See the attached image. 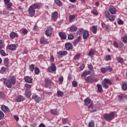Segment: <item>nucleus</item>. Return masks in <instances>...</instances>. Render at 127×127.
Returning a JSON list of instances; mask_svg holds the SVG:
<instances>
[{
  "label": "nucleus",
  "instance_id": "obj_1",
  "mask_svg": "<svg viewBox=\"0 0 127 127\" xmlns=\"http://www.w3.org/2000/svg\"><path fill=\"white\" fill-rule=\"evenodd\" d=\"M3 83L5 84L6 87L10 89L12 87V85H15L16 83V77L15 76L12 75L10 76L9 79L6 80V78H3Z\"/></svg>",
  "mask_w": 127,
  "mask_h": 127
},
{
  "label": "nucleus",
  "instance_id": "obj_2",
  "mask_svg": "<svg viewBox=\"0 0 127 127\" xmlns=\"http://www.w3.org/2000/svg\"><path fill=\"white\" fill-rule=\"evenodd\" d=\"M38 7H39V4L38 3H34L31 5L28 10L29 16L31 17L34 16L35 15V9H36V8H38Z\"/></svg>",
  "mask_w": 127,
  "mask_h": 127
},
{
  "label": "nucleus",
  "instance_id": "obj_3",
  "mask_svg": "<svg viewBox=\"0 0 127 127\" xmlns=\"http://www.w3.org/2000/svg\"><path fill=\"white\" fill-rule=\"evenodd\" d=\"M115 118V113L114 112L109 113V114H105L104 115V119L108 122H111L113 119Z\"/></svg>",
  "mask_w": 127,
  "mask_h": 127
},
{
  "label": "nucleus",
  "instance_id": "obj_4",
  "mask_svg": "<svg viewBox=\"0 0 127 127\" xmlns=\"http://www.w3.org/2000/svg\"><path fill=\"white\" fill-rule=\"evenodd\" d=\"M105 15L110 21H115V19H116V16L113 15H111L109 11H105Z\"/></svg>",
  "mask_w": 127,
  "mask_h": 127
},
{
  "label": "nucleus",
  "instance_id": "obj_5",
  "mask_svg": "<svg viewBox=\"0 0 127 127\" xmlns=\"http://www.w3.org/2000/svg\"><path fill=\"white\" fill-rule=\"evenodd\" d=\"M84 80L86 83H96V82H98V79L97 78H93L92 76H89L84 78Z\"/></svg>",
  "mask_w": 127,
  "mask_h": 127
},
{
  "label": "nucleus",
  "instance_id": "obj_6",
  "mask_svg": "<svg viewBox=\"0 0 127 127\" xmlns=\"http://www.w3.org/2000/svg\"><path fill=\"white\" fill-rule=\"evenodd\" d=\"M112 71H113V68L109 66L105 67H102L100 69V72L101 73H102V74H105L107 73V72H112Z\"/></svg>",
  "mask_w": 127,
  "mask_h": 127
},
{
  "label": "nucleus",
  "instance_id": "obj_7",
  "mask_svg": "<svg viewBox=\"0 0 127 127\" xmlns=\"http://www.w3.org/2000/svg\"><path fill=\"white\" fill-rule=\"evenodd\" d=\"M109 11L110 12L111 14H116L118 11L117 8L116 7L111 5L109 8Z\"/></svg>",
  "mask_w": 127,
  "mask_h": 127
},
{
  "label": "nucleus",
  "instance_id": "obj_8",
  "mask_svg": "<svg viewBox=\"0 0 127 127\" xmlns=\"http://www.w3.org/2000/svg\"><path fill=\"white\" fill-rule=\"evenodd\" d=\"M68 54V52L66 51H60L57 53L58 58H62V56H65Z\"/></svg>",
  "mask_w": 127,
  "mask_h": 127
},
{
  "label": "nucleus",
  "instance_id": "obj_9",
  "mask_svg": "<svg viewBox=\"0 0 127 127\" xmlns=\"http://www.w3.org/2000/svg\"><path fill=\"white\" fill-rule=\"evenodd\" d=\"M53 32V28L49 26L45 31V34L47 36H50L52 35Z\"/></svg>",
  "mask_w": 127,
  "mask_h": 127
},
{
  "label": "nucleus",
  "instance_id": "obj_10",
  "mask_svg": "<svg viewBox=\"0 0 127 127\" xmlns=\"http://www.w3.org/2000/svg\"><path fill=\"white\" fill-rule=\"evenodd\" d=\"M45 83L46 86L48 87H51L54 85L53 82H52V81H51V79H50V78H46L45 80Z\"/></svg>",
  "mask_w": 127,
  "mask_h": 127
},
{
  "label": "nucleus",
  "instance_id": "obj_11",
  "mask_svg": "<svg viewBox=\"0 0 127 127\" xmlns=\"http://www.w3.org/2000/svg\"><path fill=\"white\" fill-rule=\"evenodd\" d=\"M48 70L51 73L55 72L56 71V65H55V64H52L51 66L48 67Z\"/></svg>",
  "mask_w": 127,
  "mask_h": 127
},
{
  "label": "nucleus",
  "instance_id": "obj_12",
  "mask_svg": "<svg viewBox=\"0 0 127 127\" xmlns=\"http://www.w3.org/2000/svg\"><path fill=\"white\" fill-rule=\"evenodd\" d=\"M32 98L33 100H34L36 103H39L40 101H41V98L36 94L33 95Z\"/></svg>",
  "mask_w": 127,
  "mask_h": 127
},
{
  "label": "nucleus",
  "instance_id": "obj_13",
  "mask_svg": "<svg viewBox=\"0 0 127 127\" xmlns=\"http://www.w3.org/2000/svg\"><path fill=\"white\" fill-rule=\"evenodd\" d=\"M88 108L90 109L92 113H95V112H96L97 111L96 106H94L93 103H91L90 105H89Z\"/></svg>",
  "mask_w": 127,
  "mask_h": 127
},
{
  "label": "nucleus",
  "instance_id": "obj_14",
  "mask_svg": "<svg viewBox=\"0 0 127 127\" xmlns=\"http://www.w3.org/2000/svg\"><path fill=\"white\" fill-rule=\"evenodd\" d=\"M65 48L66 50H71V49H73V45H72L71 43H66L65 44Z\"/></svg>",
  "mask_w": 127,
  "mask_h": 127
},
{
  "label": "nucleus",
  "instance_id": "obj_15",
  "mask_svg": "<svg viewBox=\"0 0 127 127\" xmlns=\"http://www.w3.org/2000/svg\"><path fill=\"white\" fill-rule=\"evenodd\" d=\"M89 36H90V34H89V31L87 30H85L83 31V34H82V37L83 39H87L89 38Z\"/></svg>",
  "mask_w": 127,
  "mask_h": 127
},
{
  "label": "nucleus",
  "instance_id": "obj_16",
  "mask_svg": "<svg viewBox=\"0 0 127 127\" xmlns=\"http://www.w3.org/2000/svg\"><path fill=\"white\" fill-rule=\"evenodd\" d=\"M1 110L3 113H8L9 112V109L5 105H2L1 106Z\"/></svg>",
  "mask_w": 127,
  "mask_h": 127
},
{
  "label": "nucleus",
  "instance_id": "obj_17",
  "mask_svg": "<svg viewBox=\"0 0 127 127\" xmlns=\"http://www.w3.org/2000/svg\"><path fill=\"white\" fill-rule=\"evenodd\" d=\"M24 80L27 83H29L30 84H31V83H32L33 79H32V78H31L30 76H26L24 77Z\"/></svg>",
  "mask_w": 127,
  "mask_h": 127
},
{
  "label": "nucleus",
  "instance_id": "obj_18",
  "mask_svg": "<svg viewBox=\"0 0 127 127\" xmlns=\"http://www.w3.org/2000/svg\"><path fill=\"white\" fill-rule=\"evenodd\" d=\"M9 36H10V38H11V39L12 40V39H14L15 37L17 38V37H18V35H17V34L14 32H11L10 33Z\"/></svg>",
  "mask_w": 127,
  "mask_h": 127
},
{
  "label": "nucleus",
  "instance_id": "obj_19",
  "mask_svg": "<svg viewBox=\"0 0 127 127\" xmlns=\"http://www.w3.org/2000/svg\"><path fill=\"white\" fill-rule=\"evenodd\" d=\"M25 95H26L27 98H30L31 96V92H30V90L29 89H26L25 91Z\"/></svg>",
  "mask_w": 127,
  "mask_h": 127
},
{
  "label": "nucleus",
  "instance_id": "obj_20",
  "mask_svg": "<svg viewBox=\"0 0 127 127\" xmlns=\"http://www.w3.org/2000/svg\"><path fill=\"white\" fill-rule=\"evenodd\" d=\"M59 35L60 37H61L62 40H64L66 39V34H65L64 33L59 32Z\"/></svg>",
  "mask_w": 127,
  "mask_h": 127
},
{
  "label": "nucleus",
  "instance_id": "obj_21",
  "mask_svg": "<svg viewBox=\"0 0 127 127\" xmlns=\"http://www.w3.org/2000/svg\"><path fill=\"white\" fill-rule=\"evenodd\" d=\"M7 49H9V50H15V49H16V45L11 44L7 47Z\"/></svg>",
  "mask_w": 127,
  "mask_h": 127
},
{
  "label": "nucleus",
  "instance_id": "obj_22",
  "mask_svg": "<svg viewBox=\"0 0 127 127\" xmlns=\"http://www.w3.org/2000/svg\"><path fill=\"white\" fill-rule=\"evenodd\" d=\"M16 102L19 103V102H22L24 100V97L21 95H19L16 99Z\"/></svg>",
  "mask_w": 127,
  "mask_h": 127
},
{
  "label": "nucleus",
  "instance_id": "obj_23",
  "mask_svg": "<svg viewBox=\"0 0 127 127\" xmlns=\"http://www.w3.org/2000/svg\"><path fill=\"white\" fill-rule=\"evenodd\" d=\"M122 89L124 90V91H127V82L126 81H123L122 82Z\"/></svg>",
  "mask_w": 127,
  "mask_h": 127
},
{
  "label": "nucleus",
  "instance_id": "obj_24",
  "mask_svg": "<svg viewBox=\"0 0 127 127\" xmlns=\"http://www.w3.org/2000/svg\"><path fill=\"white\" fill-rule=\"evenodd\" d=\"M78 28L76 26L72 25L70 27V31L71 32H74V31H77Z\"/></svg>",
  "mask_w": 127,
  "mask_h": 127
},
{
  "label": "nucleus",
  "instance_id": "obj_25",
  "mask_svg": "<svg viewBox=\"0 0 127 127\" xmlns=\"http://www.w3.org/2000/svg\"><path fill=\"white\" fill-rule=\"evenodd\" d=\"M58 17V12H54L52 15L53 20L55 21V19Z\"/></svg>",
  "mask_w": 127,
  "mask_h": 127
},
{
  "label": "nucleus",
  "instance_id": "obj_26",
  "mask_svg": "<svg viewBox=\"0 0 127 127\" xmlns=\"http://www.w3.org/2000/svg\"><path fill=\"white\" fill-rule=\"evenodd\" d=\"M50 112L52 115H57V116L59 115V112H58L56 109H52Z\"/></svg>",
  "mask_w": 127,
  "mask_h": 127
},
{
  "label": "nucleus",
  "instance_id": "obj_27",
  "mask_svg": "<svg viewBox=\"0 0 127 127\" xmlns=\"http://www.w3.org/2000/svg\"><path fill=\"white\" fill-rule=\"evenodd\" d=\"M84 102L85 104V106H88L91 103V99L89 98H86L84 100Z\"/></svg>",
  "mask_w": 127,
  "mask_h": 127
},
{
  "label": "nucleus",
  "instance_id": "obj_28",
  "mask_svg": "<svg viewBox=\"0 0 127 127\" xmlns=\"http://www.w3.org/2000/svg\"><path fill=\"white\" fill-rule=\"evenodd\" d=\"M57 96L59 97H63V96H64V92L61 91H58L57 92Z\"/></svg>",
  "mask_w": 127,
  "mask_h": 127
},
{
  "label": "nucleus",
  "instance_id": "obj_29",
  "mask_svg": "<svg viewBox=\"0 0 127 127\" xmlns=\"http://www.w3.org/2000/svg\"><path fill=\"white\" fill-rule=\"evenodd\" d=\"M97 87L98 88V91L99 93H102V92H103V88L102 87V85H101L100 84H97Z\"/></svg>",
  "mask_w": 127,
  "mask_h": 127
},
{
  "label": "nucleus",
  "instance_id": "obj_30",
  "mask_svg": "<svg viewBox=\"0 0 127 127\" xmlns=\"http://www.w3.org/2000/svg\"><path fill=\"white\" fill-rule=\"evenodd\" d=\"M5 4V5H7L6 8L8 9V10H11V6H12V3L11 2H9Z\"/></svg>",
  "mask_w": 127,
  "mask_h": 127
},
{
  "label": "nucleus",
  "instance_id": "obj_31",
  "mask_svg": "<svg viewBox=\"0 0 127 127\" xmlns=\"http://www.w3.org/2000/svg\"><path fill=\"white\" fill-rule=\"evenodd\" d=\"M91 30L94 34H96L97 33V26H92L91 27Z\"/></svg>",
  "mask_w": 127,
  "mask_h": 127
},
{
  "label": "nucleus",
  "instance_id": "obj_32",
  "mask_svg": "<svg viewBox=\"0 0 127 127\" xmlns=\"http://www.w3.org/2000/svg\"><path fill=\"white\" fill-rule=\"evenodd\" d=\"M5 71H6V68H5V67L2 66V67H1L0 69V73L4 74V73L5 72Z\"/></svg>",
  "mask_w": 127,
  "mask_h": 127
},
{
  "label": "nucleus",
  "instance_id": "obj_33",
  "mask_svg": "<svg viewBox=\"0 0 127 127\" xmlns=\"http://www.w3.org/2000/svg\"><path fill=\"white\" fill-rule=\"evenodd\" d=\"M103 82H104V83H106V84H108L109 85H112V81H111V80H110L109 79H107V78H105L104 79Z\"/></svg>",
  "mask_w": 127,
  "mask_h": 127
},
{
  "label": "nucleus",
  "instance_id": "obj_34",
  "mask_svg": "<svg viewBox=\"0 0 127 127\" xmlns=\"http://www.w3.org/2000/svg\"><path fill=\"white\" fill-rule=\"evenodd\" d=\"M89 127H95V122L93 120L91 121L88 124Z\"/></svg>",
  "mask_w": 127,
  "mask_h": 127
},
{
  "label": "nucleus",
  "instance_id": "obj_35",
  "mask_svg": "<svg viewBox=\"0 0 127 127\" xmlns=\"http://www.w3.org/2000/svg\"><path fill=\"white\" fill-rule=\"evenodd\" d=\"M29 68L31 72H33V71H34V69H35L34 64H30L29 66Z\"/></svg>",
  "mask_w": 127,
  "mask_h": 127
},
{
  "label": "nucleus",
  "instance_id": "obj_36",
  "mask_svg": "<svg viewBox=\"0 0 127 127\" xmlns=\"http://www.w3.org/2000/svg\"><path fill=\"white\" fill-rule=\"evenodd\" d=\"M55 2L57 5H59V6H62V2H61L60 0H55Z\"/></svg>",
  "mask_w": 127,
  "mask_h": 127
},
{
  "label": "nucleus",
  "instance_id": "obj_37",
  "mask_svg": "<svg viewBox=\"0 0 127 127\" xmlns=\"http://www.w3.org/2000/svg\"><path fill=\"white\" fill-rule=\"evenodd\" d=\"M41 44H44L46 43V39L44 37H42L40 40Z\"/></svg>",
  "mask_w": 127,
  "mask_h": 127
},
{
  "label": "nucleus",
  "instance_id": "obj_38",
  "mask_svg": "<svg viewBox=\"0 0 127 127\" xmlns=\"http://www.w3.org/2000/svg\"><path fill=\"white\" fill-rule=\"evenodd\" d=\"M4 64L6 67H8V58H5L3 61Z\"/></svg>",
  "mask_w": 127,
  "mask_h": 127
},
{
  "label": "nucleus",
  "instance_id": "obj_39",
  "mask_svg": "<svg viewBox=\"0 0 127 127\" xmlns=\"http://www.w3.org/2000/svg\"><path fill=\"white\" fill-rule=\"evenodd\" d=\"M84 29H83L82 28H80L78 29V30H77V34H79V35H81V34H82V33H84Z\"/></svg>",
  "mask_w": 127,
  "mask_h": 127
},
{
  "label": "nucleus",
  "instance_id": "obj_40",
  "mask_svg": "<svg viewBox=\"0 0 127 127\" xmlns=\"http://www.w3.org/2000/svg\"><path fill=\"white\" fill-rule=\"evenodd\" d=\"M118 24H119V25H123L124 24V21L122 20L120 18H118L117 20Z\"/></svg>",
  "mask_w": 127,
  "mask_h": 127
},
{
  "label": "nucleus",
  "instance_id": "obj_41",
  "mask_svg": "<svg viewBox=\"0 0 127 127\" xmlns=\"http://www.w3.org/2000/svg\"><path fill=\"white\" fill-rule=\"evenodd\" d=\"M122 41L124 42V43L127 44V35H126L125 36L122 37Z\"/></svg>",
  "mask_w": 127,
  "mask_h": 127
},
{
  "label": "nucleus",
  "instance_id": "obj_42",
  "mask_svg": "<svg viewBox=\"0 0 127 127\" xmlns=\"http://www.w3.org/2000/svg\"><path fill=\"white\" fill-rule=\"evenodd\" d=\"M39 72H40V70H39V68H38V67H35V74H36V75H38V74H39Z\"/></svg>",
  "mask_w": 127,
  "mask_h": 127
},
{
  "label": "nucleus",
  "instance_id": "obj_43",
  "mask_svg": "<svg viewBox=\"0 0 127 127\" xmlns=\"http://www.w3.org/2000/svg\"><path fill=\"white\" fill-rule=\"evenodd\" d=\"M102 86L105 89H108L109 88V85L106 82H104V81L102 82Z\"/></svg>",
  "mask_w": 127,
  "mask_h": 127
},
{
  "label": "nucleus",
  "instance_id": "obj_44",
  "mask_svg": "<svg viewBox=\"0 0 127 127\" xmlns=\"http://www.w3.org/2000/svg\"><path fill=\"white\" fill-rule=\"evenodd\" d=\"M117 60L119 63H121V64H123V63L124 62V59L122 57H118Z\"/></svg>",
  "mask_w": 127,
  "mask_h": 127
},
{
  "label": "nucleus",
  "instance_id": "obj_45",
  "mask_svg": "<svg viewBox=\"0 0 127 127\" xmlns=\"http://www.w3.org/2000/svg\"><path fill=\"white\" fill-rule=\"evenodd\" d=\"M4 118V114L2 113V111H0V120H2Z\"/></svg>",
  "mask_w": 127,
  "mask_h": 127
},
{
  "label": "nucleus",
  "instance_id": "obj_46",
  "mask_svg": "<svg viewBox=\"0 0 127 127\" xmlns=\"http://www.w3.org/2000/svg\"><path fill=\"white\" fill-rule=\"evenodd\" d=\"M0 54L2 56H6V54H5V52L3 50H1V51H0Z\"/></svg>",
  "mask_w": 127,
  "mask_h": 127
},
{
  "label": "nucleus",
  "instance_id": "obj_47",
  "mask_svg": "<svg viewBox=\"0 0 127 127\" xmlns=\"http://www.w3.org/2000/svg\"><path fill=\"white\" fill-rule=\"evenodd\" d=\"M80 56H81V55L80 54H76V55L74 56L73 59L74 60H77L80 58Z\"/></svg>",
  "mask_w": 127,
  "mask_h": 127
},
{
  "label": "nucleus",
  "instance_id": "obj_48",
  "mask_svg": "<svg viewBox=\"0 0 127 127\" xmlns=\"http://www.w3.org/2000/svg\"><path fill=\"white\" fill-rule=\"evenodd\" d=\"M75 18V15H70L69 16V21L70 22H72L73 21V20Z\"/></svg>",
  "mask_w": 127,
  "mask_h": 127
},
{
  "label": "nucleus",
  "instance_id": "obj_49",
  "mask_svg": "<svg viewBox=\"0 0 127 127\" xmlns=\"http://www.w3.org/2000/svg\"><path fill=\"white\" fill-rule=\"evenodd\" d=\"M72 87H77V86H78V82H77V81H73L72 82Z\"/></svg>",
  "mask_w": 127,
  "mask_h": 127
},
{
  "label": "nucleus",
  "instance_id": "obj_50",
  "mask_svg": "<svg viewBox=\"0 0 127 127\" xmlns=\"http://www.w3.org/2000/svg\"><path fill=\"white\" fill-rule=\"evenodd\" d=\"M68 122V119H63V125H66Z\"/></svg>",
  "mask_w": 127,
  "mask_h": 127
},
{
  "label": "nucleus",
  "instance_id": "obj_51",
  "mask_svg": "<svg viewBox=\"0 0 127 127\" xmlns=\"http://www.w3.org/2000/svg\"><path fill=\"white\" fill-rule=\"evenodd\" d=\"M63 80H64L63 76H60L59 78V82L60 83H63Z\"/></svg>",
  "mask_w": 127,
  "mask_h": 127
},
{
  "label": "nucleus",
  "instance_id": "obj_52",
  "mask_svg": "<svg viewBox=\"0 0 127 127\" xmlns=\"http://www.w3.org/2000/svg\"><path fill=\"white\" fill-rule=\"evenodd\" d=\"M25 87H26V89H28L29 90V89L31 88V85L26 83L25 85Z\"/></svg>",
  "mask_w": 127,
  "mask_h": 127
},
{
  "label": "nucleus",
  "instance_id": "obj_53",
  "mask_svg": "<svg viewBox=\"0 0 127 127\" xmlns=\"http://www.w3.org/2000/svg\"><path fill=\"white\" fill-rule=\"evenodd\" d=\"M118 97L120 101H123V99H124V97L123 96V95L119 94V95H118Z\"/></svg>",
  "mask_w": 127,
  "mask_h": 127
},
{
  "label": "nucleus",
  "instance_id": "obj_54",
  "mask_svg": "<svg viewBox=\"0 0 127 127\" xmlns=\"http://www.w3.org/2000/svg\"><path fill=\"white\" fill-rule=\"evenodd\" d=\"M91 13L95 14V15H98V12L96 10H93L91 11Z\"/></svg>",
  "mask_w": 127,
  "mask_h": 127
},
{
  "label": "nucleus",
  "instance_id": "obj_55",
  "mask_svg": "<svg viewBox=\"0 0 127 127\" xmlns=\"http://www.w3.org/2000/svg\"><path fill=\"white\" fill-rule=\"evenodd\" d=\"M114 45L116 48H119V44H118V42L117 41H115L114 43Z\"/></svg>",
  "mask_w": 127,
  "mask_h": 127
},
{
  "label": "nucleus",
  "instance_id": "obj_56",
  "mask_svg": "<svg viewBox=\"0 0 127 127\" xmlns=\"http://www.w3.org/2000/svg\"><path fill=\"white\" fill-rule=\"evenodd\" d=\"M92 55H94V52L92 50L89 52L88 54V56H92Z\"/></svg>",
  "mask_w": 127,
  "mask_h": 127
},
{
  "label": "nucleus",
  "instance_id": "obj_57",
  "mask_svg": "<svg viewBox=\"0 0 127 127\" xmlns=\"http://www.w3.org/2000/svg\"><path fill=\"white\" fill-rule=\"evenodd\" d=\"M88 69L90 71L92 70H94V69L93 68V65H92V64H90L88 65Z\"/></svg>",
  "mask_w": 127,
  "mask_h": 127
},
{
  "label": "nucleus",
  "instance_id": "obj_58",
  "mask_svg": "<svg viewBox=\"0 0 127 127\" xmlns=\"http://www.w3.org/2000/svg\"><path fill=\"white\" fill-rule=\"evenodd\" d=\"M73 38H74V37L72 35H69L68 36V39H69V40H72Z\"/></svg>",
  "mask_w": 127,
  "mask_h": 127
},
{
  "label": "nucleus",
  "instance_id": "obj_59",
  "mask_svg": "<svg viewBox=\"0 0 127 127\" xmlns=\"http://www.w3.org/2000/svg\"><path fill=\"white\" fill-rule=\"evenodd\" d=\"M23 34H24V35H26V34H27V32H28V31H27V30L24 29L23 30Z\"/></svg>",
  "mask_w": 127,
  "mask_h": 127
},
{
  "label": "nucleus",
  "instance_id": "obj_60",
  "mask_svg": "<svg viewBox=\"0 0 127 127\" xmlns=\"http://www.w3.org/2000/svg\"><path fill=\"white\" fill-rule=\"evenodd\" d=\"M86 76H87V74H86V72L85 71L81 75V77H85V78H86Z\"/></svg>",
  "mask_w": 127,
  "mask_h": 127
},
{
  "label": "nucleus",
  "instance_id": "obj_61",
  "mask_svg": "<svg viewBox=\"0 0 127 127\" xmlns=\"http://www.w3.org/2000/svg\"><path fill=\"white\" fill-rule=\"evenodd\" d=\"M67 79L69 80V81L72 79V76L71 75V73L68 74Z\"/></svg>",
  "mask_w": 127,
  "mask_h": 127
},
{
  "label": "nucleus",
  "instance_id": "obj_62",
  "mask_svg": "<svg viewBox=\"0 0 127 127\" xmlns=\"http://www.w3.org/2000/svg\"><path fill=\"white\" fill-rule=\"evenodd\" d=\"M0 97H1V98H3V97H4V93L1 91L0 92Z\"/></svg>",
  "mask_w": 127,
  "mask_h": 127
},
{
  "label": "nucleus",
  "instance_id": "obj_63",
  "mask_svg": "<svg viewBox=\"0 0 127 127\" xmlns=\"http://www.w3.org/2000/svg\"><path fill=\"white\" fill-rule=\"evenodd\" d=\"M110 60H111V56L110 55L106 56V60H107V61H109Z\"/></svg>",
  "mask_w": 127,
  "mask_h": 127
},
{
  "label": "nucleus",
  "instance_id": "obj_64",
  "mask_svg": "<svg viewBox=\"0 0 127 127\" xmlns=\"http://www.w3.org/2000/svg\"><path fill=\"white\" fill-rule=\"evenodd\" d=\"M39 127H46L45 126V125H44V124L43 123H41L40 124V125L39 126Z\"/></svg>",
  "mask_w": 127,
  "mask_h": 127
}]
</instances>
